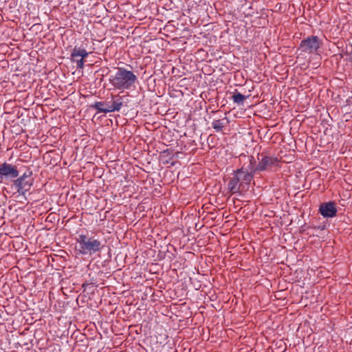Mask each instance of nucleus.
<instances>
[{"label": "nucleus", "mask_w": 352, "mask_h": 352, "mask_svg": "<svg viewBox=\"0 0 352 352\" xmlns=\"http://www.w3.org/2000/svg\"><path fill=\"white\" fill-rule=\"evenodd\" d=\"M32 185V179L26 174H23L14 182V186L17 192L22 195H25L30 190Z\"/></svg>", "instance_id": "20e7f679"}, {"label": "nucleus", "mask_w": 352, "mask_h": 352, "mask_svg": "<svg viewBox=\"0 0 352 352\" xmlns=\"http://www.w3.org/2000/svg\"><path fill=\"white\" fill-rule=\"evenodd\" d=\"M261 158H258V164L257 165L258 171L269 170L273 166H278V160L273 156L261 155Z\"/></svg>", "instance_id": "423d86ee"}, {"label": "nucleus", "mask_w": 352, "mask_h": 352, "mask_svg": "<svg viewBox=\"0 0 352 352\" xmlns=\"http://www.w3.org/2000/svg\"><path fill=\"white\" fill-rule=\"evenodd\" d=\"M337 212L336 204L332 201L323 203L319 208V212L326 218H331L336 216Z\"/></svg>", "instance_id": "6e6552de"}, {"label": "nucleus", "mask_w": 352, "mask_h": 352, "mask_svg": "<svg viewBox=\"0 0 352 352\" xmlns=\"http://www.w3.org/2000/svg\"><path fill=\"white\" fill-rule=\"evenodd\" d=\"M88 55L89 53L85 49L75 46L71 54V60L76 63L77 69H82L84 67V59Z\"/></svg>", "instance_id": "39448f33"}, {"label": "nucleus", "mask_w": 352, "mask_h": 352, "mask_svg": "<svg viewBox=\"0 0 352 352\" xmlns=\"http://www.w3.org/2000/svg\"><path fill=\"white\" fill-rule=\"evenodd\" d=\"M234 175L238 179L239 183L242 184L245 188H248L249 184L253 179L252 175L247 172H244L242 170L237 169L234 171Z\"/></svg>", "instance_id": "1a4fd4ad"}, {"label": "nucleus", "mask_w": 352, "mask_h": 352, "mask_svg": "<svg viewBox=\"0 0 352 352\" xmlns=\"http://www.w3.org/2000/svg\"><path fill=\"white\" fill-rule=\"evenodd\" d=\"M91 107L96 109L98 113H109L108 103L107 102H96Z\"/></svg>", "instance_id": "4468645a"}, {"label": "nucleus", "mask_w": 352, "mask_h": 352, "mask_svg": "<svg viewBox=\"0 0 352 352\" xmlns=\"http://www.w3.org/2000/svg\"><path fill=\"white\" fill-rule=\"evenodd\" d=\"M245 157L247 159V162L243 163L240 169L250 173L254 178V173L258 170L257 166H256V160L253 156H245Z\"/></svg>", "instance_id": "9d476101"}, {"label": "nucleus", "mask_w": 352, "mask_h": 352, "mask_svg": "<svg viewBox=\"0 0 352 352\" xmlns=\"http://www.w3.org/2000/svg\"><path fill=\"white\" fill-rule=\"evenodd\" d=\"M79 248L77 250L78 254L91 255L94 253L100 252L104 245L102 242L95 239L94 236L89 237L85 234H80L76 239Z\"/></svg>", "instance_id": "f03ea898"}, {"label": "nucleus", "mask_w": 352, "mask_h": 352, "mask_svg": "<svg viewBox=\"0 0 352 352\" xmlns=\"http://www.w3.org/2000/svg\"><path fill=\"white\" fill-rule=\"evenodd\" d=\"M326 228V226L323 225V226H315L314 228V229H317V230H324V229Z\"/></svg>", "instance_id": "dca6fc26"}, {"label": "nucleus", "mask_w": 352, "mask_h": 352, "mask_svg": "<svg viewBox=\"0 0 352 352\" xmlns=\"http://www.w3.org/2000/svg\"><path fill=\"white\" fill-rule=\"evenodd\" d=\"M116 69V72L110 75L109 78V83L115 89L129 90L135 87L138 77L132 71L121 67Z\"/></svg>", "instance_id": "f257e3e1"}, {"label": "nucleus", "mask_w": 352, "mask_h": 352, "mask_svg": "<svg viewBox=\"0 0 352 352\" xmlns=\"http://www.w3.org/2000/svg\"><path fill=\"white\" fill-rule=\"evenodd\" d=\"M112 104H108L109 113L119 111L123 106V99L119 95L111 96Z\"/></svg>", "instance_id": "9b49d317"}, {"label": "nucleus", "mask_w": 352, "mask_h": 352, "mask_svg": "<svg viewBox=\"0 0 352 352\" xmlns=\"http://www.w3.org/2000/svg\"><path fill=\"white\" fill-rule=\"evenodd\" d=\"M228 188L229 191L232 194H235L237 192H241L245 190V186H243L242 184L239 183V180L234 175V177L230 179L228 184Z\"/></svg>", "instance_id": "f8f14e48"}, {"label": "nucleus", "mask_w": 352, "mask_h": 352, "mask_svg": "<svg viewBox=\"0 0 352 352\" xmlns=\"http://www.w3.org/2000/svg\"><path fill=\"white\" fill-rule=\"evenodd\" d=\"M247 98L248 97L243 96V94L236 91V92L234 93L232 97L233 102L238 104H242Z\"/></svg>", "instance_id": "2eb2a0df"}, {"label": "nucleus", "mask_w": 352, "mask_h": 352, "mask_svg": "<svg viewBox=\"0 0 352 352\" xmlns=\"http://www.w3.org/2000/svg\"><path fill=\"white\" fill-rule=\"evenodd\" d=\"M228 123L227 118L223 119L214 120L212 122V126L216 132H222L225 126Z\"/></svg>", "instance_id": "ddd939ff"}, {"label": "nucleus", "mask_w": 352, "mask_h": 352, "mask_svg": "<svg viewBox=\"0 0 352 352\" xmlns=\"http://www.w3.org/2000/svg\"><path fill=\"white\" fill-rule=\"evenodd\" d=\"M19 176V171L16 166L4 162L0 165V179L16 178Z\"/></svg>", "instance_id": "0eeeda50"}, {"label": "nucleus", "mask_w": 352, "mask_h": 352, "mask_svg": "<svg viewBox=\"0 0 352 352\" xmlns=\"http://www.w3.org/2000/svg\"><path fill=\"white\" fill-rule=\"evenodd\" d=\"M321 41L317 36H309L301 41L299 49L305 53H316L320 47Z\"/></svg>", "instance_id": "7ed1b4c3"}]
</instances>
